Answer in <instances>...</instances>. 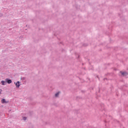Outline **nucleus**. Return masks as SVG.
Returning <instances> with one entry per match:
<instances>
[{
    "instance_id": "1",
    "label": "nucleus",
    "mask_w": 128,
    "mask_h": 128,
    "mask_svg": "<svg viewBox=\"0 0 128 128\" xmlns=\"http://www.w3.org/2000/svg\"><path fill=\"white\" fill-rule=\"evenodd\" d=\"M14 84H16V88H20V81H18L16 83L14 82Z\"/></svg>"
},
{
    "instance_id": "2",
    "label": "nucleus",
    "mask_w": 128,
    "mask_h": 128,
    "mask_svg": "<svg viewBox=\"0 0 128 128\" xmlns=\"http://www.w3.org/2000/svg\"><path fill=\"white\" fill-rule=\"evenodd\" d=\"M6 82H7L8 84H12V80H8V79H6Z\"/></svg>"
},
{
    "instance_id": "3",
    "label": "nucleus",
    "mask_w": 128,
    "mask_h": 128,
    "mask_svg": "<svg viewBox=\"0 0 128 128\" xmlns=\"http://www.w3.org/2000/svg\"><path fill=\"white\" fill-rule=\"evenodd\" d=\"M1 84H2V86H6V82H5L4 80H2L1 82Z\"/></svg>"
},
{
    "instance_id": "4",
    "label": "nucleus",
    "mask_w": 128,
    "mask_h": 128,
    "mask_svg": "<svg viewBox=\"0 0 128 128\" xmlns=\"http://www.w3.org/2000/svg\"><path fill=\"white\" fill-rule=\"evenodd\" d=\"M2 104H7L8 102H6V99L3 98L2 100Z\"/></svg>"
},
{
    "instance_id": "5",
    "label": "nucleus",
    "mask_w": 128,
    "mask_h": 128,
    "mask_svg": "<svg viewBox=\"0 0 128 128\" xmlns=\"http://www.w3.org/2000/svg\"><path fill=\"white\" fill-rule=\"evenodd\" d=\"M122 76H124V74H128V73L126 72H120Z\"/></svg>"
},
{
    "instance_id": "6",
    "label": "nucleus",
    "mask_w": 128,
    "mask_h": 128,
    "mask_svg": "<svg viewBox=\"0 0 128 128\" xmlns=\"http://www.w3.org/2000/svg\"><path fill=\"white\" fill-rule=\"evenodd\" d=\"M59 94H60V92H58L56 94L55 96H56V98H57V96H58Z\"/></svg>"
},
{
    "instance_id": "7",
    "label": "nucleus",
    "mask_w": 128,
    "mask_h": 128,
    "mask_svg": "<svg viewBox=\"0 0 128 128\" xmlns=\"http://www.w3.org/2000/svg\"><path fill=\"white\" fill-rule=\"evenodd\" d=\"M22 120H26V117H23V118H22Z\"/></svg>"
},
{
    "instance_id": "8",
    "label": "nucleus",
    "mask_w": 128,
    "mask_h": 128,
    "mask_svg": "<svg viewBox=\"0 0 128 128\" xmlns=\"http://www.w3.org/2000/svg\"><path fill=\"white\" fill-rule=\"evenodd\" d=\"M0 94H1V93L0 92Z\"/></svg>"
}]
</instances>
